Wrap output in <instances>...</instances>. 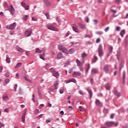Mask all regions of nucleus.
Returning a JSON list of instances; mask_svg holds the SVG:
<instances>
[{"instance_id":"f257e3e1","label":"nucleus","mask_w":128,"mask_h":128,"mask_svg":"<svg viewBox=\"0 0 128 128\" xmlns=\"http://www.w3.org/2000/svg\"><path fill=\"white\" fill-rule=\"evenodd\" d=\"M106 126L110 128V126H118V122H114V121H106L105 122Z\"/></svg>"},{"instance_id":"f03ea898","label":"nucleus","mask_w":128,"mask_h":128,"mask_svg":"<svg viewBox=\"0 0 128 128\" xmlns=\"http://www.w3.org/2000/svg\"><path fill=\"white\" fill-rule=\"evenodd\" d=\"M98 55L100 58L104 55V50H102V44H99L98 48Z\"/></svg>"},{"instance_id":"7ed1b4c3","label":"nucleus","mask_w":128,"mask_h":128,"mask_svg":"<svg viewBox=\"0 0 128 128\" xmlns=\"http://www.w3.org/2000/svg\"><path fill=\"white\" fill-rule=\"evenodd\" d=\"M16 26V22H14L13 24H12L10 25H8L6 26L7 30H14Z\"/></svg>"},{"instance_id":"20e7f679","label":"nucleus","mask_w":128,"mask_h":128,"mask_svg":"<svg viewBox=\"0 0 128 128\" xmlns=\"http://www.w3.org/2000/svg\"><path fill=\"white\" fill-rule=\"evenodd\" d=\"M32 28H29L26 29L25 31V36H30L32 33Z\"/></svg>"},{"instance_id":"39448f33","label":"nucleus","mask_w":128,"mask_h":128,"mask_svg":"<svg viewBox=\"0 0 128 128\" xmlns=\"http://www.w3.org/2000/svg\"><path fill=\"white\" fill-rule=\"evenodd\" d=\"M8 10L12 16H14V12H16V10H14V6L12 5L10 6V8L8 9Z\"/></svg>"},{"instance_id":"423d86ee","label":"nucleus","mask_w":128,"mask_h":128,"mask_svg":"<svg viewBox=\"0 0 128 128\" xmlns=\"http://www.w3.org/2000/svg\"><path fill=\"white\" fill-rule=\"evenodd\" d=\"M86 90H87V92H88V94H89V98L92 99V90H90V87H88L86 88Z\"/></svg>"},{"instance_id":"0eeeda50","label":"nucleus","mask_w":128,"mask_h":128,"mask_svg":"<svg viewBox=\"0 0 128 128\" xmlns=\"http://www.w3.org/2000/svg\"><path fill=\"white\" fill-rule=\"evenodd\" d=\"M46 28H48V30H58V29H56V28L50 24H47Z\"/></svg>"},{"instance_id":"6e6552de","label":"nucleus","mask_w":128,"mask_h":128,"mask_svg":"<svg viewBox=\"0 0 128 128\" xmlns=\"http://www.w3.org/2000/svg\"><path fill=\"white\" fill-rule=\"evenodd\" d=\"M110 65H106L104 66V72H106V74H108V70L110 68Z\"/></svg>"},{"instance_id":"1a4fd4ad","label":"nucleus","mask_w":128,"mask_h":128,"mask_svg":"<svg viewBox=\"0 0 128 128\" xmlns=\"http://www.w3.org/2000/svg\"><path fill=\"white\" fill-rule=\"evenodd\" d=\"M108 48L109 50V52L108 54V56H110V54H112V50H114V47L112 46H108Z\"/></svg>"},{"instance_id":"9d476101","label":"nucleus","mask_w":128,"mask_h":128,"mask_svg":"<svg viewBox=\"0 0 128 128\" xmlns=\"http://www.w3.org/2000/svg\"><path fill=\"white\" fill-rule=\"evenodd\" d=\"M26 111L23 113L22 116V120L23 122H26Z\"/></svg>"},{"instance_id":"9b49d317","label":"nucleus","mask_w":128,"mask_h":128,"mask_svg":"<svg viewBox=\"0 0 128 128\" xmlns=\"http://www.w3.org/2000/svg\"><path fill=\"white\" fill-rule=\"evenodd\" d=\"M96 106H102V102H100L98 99L96 100Z\"/></svg>"},{"instance_id":"f8f14e48","label":"nucleus","mask_w":128,"mask_h":128,"mask_svg":"<svg viewBox=\"0 0 128 128\" xmlns=\"http://www.w3.org/2000/svg\"><path fill=\"white\" fill-rule=\"evenodd\" d=\"M57 58H58V60H62V58H64V56H62V52H59Z\"/></svg>"},{"instance_id":"ddd939ff","label":"nucleus","mask_w":128,"mask_h":128,"mask_svg":"<svg viewBox=\"0 0 128 128\" xmlns=\"http://www.w3.org/2000/svg\"><path fill=\"white\" fill-rule=\"evenodd\" d=\"M91 73L92 74H98V68H92Z\"/></svg>"},{"instance_id":"4468645a","label":"nucleus","mask_w":128,"mask_h":128,"mask_svg":"<svg viewBox=\"0 0 128 128\" xmlns=\"http://www.w3.org/2000/svg\"><path fill=\"white\" fill-rule=\"evenodd\" d=\"M53 76L56 78H58L60 76V74H58V72H54L53 74Z\"/></svg>"},{"instance_id":"2eb2a0df","label":"nucleus","mask_w":128,"mask_h":128,"mask_svg":"<svg viewBox=\"0 0 128 128\" xmlns=\"http://www.w3.org/2000/svg\"><path fill=\"white\" fill-rule=\"evenodd\" d=\"M114 94L118 98L120 96V92H118L116 90H114Z\"/></svg>"},{"instance_id":"dca6fc26","label":"nucleus","mask_w":128,"mask_h":128,"mask_svg":"<svg viewBox=\"0 0 128 128\" xmlns=\"http://www.w3.org/2000/svg\"><path fill=\"white\" fill-rule=\"evenodd\" d=\"M38 96L40 100L42 98V92H40V88L38 89Z\"/></svg>"},{"instance_id":"f3484780","label":"nucleus","mask_w":128,"mask_h":128,"mask_svg":"<svg viewBox=\"0 0 128 128\" xmlns=\"http://www.w3.org/2000/svg\"><path fill=\"white\" fill-rule=\"evenodd\" d=\"M79 28H82V30H84V28H86V25L80 23Z\"/></svg>"},{"instance_id":"a211bd4d","label":"nucleus","mask_w":128,"mask_h":128,"mask_svg":"<svg viewBox=\"0 0 128 128\" xmlns=\"http://www.w3.org/2000/svg\"><path fill=\"white\" fill-rule=\"evenodd\" d=\"M72 30L76 32H78V26H72Z\"/></svg>"},{"instance_id":"6ab92c4d","label":"nucleus","mask_w":128,"mask_h":128,"mask_svg":"<svg viewBox=\"0 0 128 128\" xmlns=\"http://www.w3.org/2000/svg\"><path fill=\"white\" fill-rule=\"evenodd\" d=\"M58 81H56L54 82V90H56L58 88Z\"/></svg>"},{"instance_id":"aec40b11","label":"nucleus","mask_w":128,"mask_h":128,"mask_svg":"<svg viewBox=\"0 0 128 128\" xmlns=\"http://www.w3.org/2000/svg\"><path fill=\"white\" fill-rule=\"evenodd\" d=\"M124 34H126V30H122L120 32V35L122 36V38H124Z\"/></svg>"},{"instance_id":"412c9836","label":"nucleus","mask_w":128,"mask_h":128,"mask_svg":"<svg viewBox=\"0 0 128 128\" xmlns=\"http://www.w3.org/2000/svg\"><path fill=\"white\" fill-rule=\"evenodd\" d=\"M98 56H96V55L94 56V58L92 60V62H96L98 61Z\"/></svg>"},{"instance_id":"4be33fe9","label":"nucleus","mask_w":128,"mask_h":128,"mask_svg":"<svg viewBox=\"0 0 128 128\" xmlns=\"http://www.w3.org/2000/svg\"><path fill=\"white\" fill-rule=\"evenodd\" d=\"M125 80H126V72L124 71L123 72V82H122L123 84H124Z\"/></svg>"},{"instance_id":"5701e85b","label":"nucleus","mask_w":128,"mask_h":128,"mask_svg":"<svg viewBox=\"0 0 128 128\" xmlns=\"http://www.w3.org/2000/svg\"><path fill=\"white\" fill-rule=\"evenodd\" d=\"M62 51L64 54H67L68 53V49L66 48H63L62 49Z\"/></svg>"},{"instance_id":"b1692460","label":"nucleus","mask_w":128,"mask_h":128,"mask_svg":"<svg viewBox=\"0 0 128 128\" xmlns=\"http://www.w3.org/2000/svg\"><path fill=\"white\" fill-rule=\"evenodd\" d=\"M24 80H26V82H32V80H29V78H28V77H26V76H24Z\"/></svg>"},{"instance_id":"393cba45","label":"nucleus","mask_w":128,"mask_h":128,"mask_svg":"<svg viewBox=\"0 0 128 128\" xmlns=\"http://www.w3.org/2000/svg\"><path fill=\"white\" fill-rule=\"evenodd\" d=\"M96 34L98 36H102V34H104V32L102 31H98L96 32Z\"/></svg>"},{"instance_id":"a878e982","label":"nucleus","mask_w":128,"mask_h":128,"mask_svg":"<svg viewBox=\"0 0 128 128\" xmlns=\"http://www.w3.org/2000/svg\"><path fill=\"white\" fill-rule=\"evenodd\" d=\"M44 56H46V54L44 52L42 54H40V58H41L42 60H44Z\"/></svg>"},{"instance_id":"bb28decb","label":"nucleus","mask_w":128,"mask_h":128,"mask_svg":"<svg viewBox=\"0 0 128 128\" xmlns=\"http://www.w3.org/2000/svg\"><path fill=\"white\" fill-rule=\"evenodd\" d=\"M86 56H88V54L86 53V52H84L82 54V58H86Z\"/></svg>"},{"instance_id":"cd10ccee","label":"nucleus","mask_w":128,"mask_h":128,"mask_svg":"<svg viewBox=\"0 0 128 128\" xmlns=\"http://www.w3.org/2000/svg\"><path fill=\"white\" fill-rule=\"evenodd\" d=\"M74 49L71 48L70 50L69 54H74Z\"/></svg>"},{"instance_id":"c85d7f7f","label":"nucleus","mask_w":128,"mask_h":128,"mask_svg":"<svg viewBox=\"0 0 128 128\" xmlns=\"http://www.w3.org/2000/svg\"><path fill=\"white\" fill-rule=\"evenodd\" d=\"M90 64H88V68L86 70V74H88V71L90 70Z\"/></svg>"},{"instance_id":"c756f323","label":"nucleus","mask_w":128,"mask_h":128,"mask_svg":"<svg viewBox=\"0 0 128 128\" xmlns=\"http://www.w3.org/2000/svg\"><path fill=\"white\" fill-rule=\"evenodd\" d=\"M36 52H38L39 54H42V51L40 50V48H36Z\"/></svg>"},{"instance_id":"7c9ffc66","label":"nucleus","mask_w":128,"mask_h":128,"mask_svg":"<svg viewBox=\"0 0 128 128\" xmlns=\"http://www.w3.org/2000/svg\"><path fill=\"white\" fill-rule=\"evenodd\" d=\"M76 64H77V66H80V60H78V59H77L76 60Z\"/></svg>"},{"instance_id":"2f4dec72","label":"nucleus","mask_w":128,"mask_h":128,"mask_svg":"<svg viewBox=\"0 0 128 128\" xmlns=\"http://www.w3.org/2000/svg\"><path fill=\"white\" fill-rule=\"evenodd\" d=\"M82 76V73L80 72H77L76 73V76Z\"/></svg>"},{"instance_id":"473e14b6","label":"nucleus","mask_w":128,"mask_h":128,"mask_svg":"<svg viewBox=\"0 0 128 128\" xmlns=\"http://www.w3.org/2000/svg\"><path fill=\"white\" fill-rule=\"evenodd\" d=\"M6 62H8V64H10V57H7L6 58Z\"/></svg>"},{"instance_id":"72a5a7b5","label":"nucleus","mask_w":128,"mask_h":128,"mask_svg":"<svg viewBox=\"0 0 128 128\" xmlns=\"http://www.w3.org/2000/svg\"><path fill=\"white\" fill-rule=\"evenodd\" d=\"M104 114H108V109L104 108Z\"/></svg>"},{"instance_id":"f704fd0d","label":"nucleus","mask_w":128,"mask_h":128,"mask_svg":"<svg viewBox=\"0 0 128 128\" xmlns=\"http://www.w3.org/2000/svg\"><path fill=\"white\" fill-rule=\"evenodd\" d=\"M28 15H24V20H28Z\"/></svg>"},{"instance_id":"c9c22d12","label":"nucleus","mask_w":128,"mask_h":128,"mask_svg":"<svg viewBox=\"0 0 128 128\" xmlns=\"http://www.w3.org/2000/svg\"><path fill=\"white\" fill-rule=\"evenodd\" d=\"M16 88H18V84H15L14 85V92L16 90Z\"/></svg>"},{"instance_id":"e433bc0d","label":"nucleus","mask_w":128,"mask_h":128,"mask_svg":"<svg viewBox=\"0 0 128 128\" xmlns=\"http://www.w3.org/2000/svg\"><path fill=\"white\" fill-rule=\"evenodd\" d=\"M64 48L62 47V46L61 45H58V50H62Z\"/></svg>"},{"instance_id":"4c0bfd02","label":"nucleus","mask_w":128,"mask_h":128,"mask_svg":"<svg viewBox=\"0 0 128 128\" xmlns=\"http://www.w3.org/2000/svg\"><path fill=\"white\" fill-rule=\"evenodd\" d=\"M52 122V118H48L46 120V124H48V122Z\"/></svg>"},{"instance_id":"58836bf2","label":"nucleus","mask_w":128,"mask_h":128,"mask_svg":"<svg viewBox=\"0 0 128 128\" xmlns=\"http://www.w3.org/2000/svg\"><path fill=\"white\" fill-rule=\"evenodd\" d=\"M84 20L86 22H90V18H88V16H86L84 18Z\"/></svg>"},{"instance_id":"ea45409f","label":"nucleus","mask_w":128,"mask_h":128,"mask_svg":"<svg viewBox=\"0 0 128 128\" xmlns=\"http://www.w3.org/2000/svg\"><path fill=\"white\" fill-rule=\"evenodd\" d=\"M20 66H22V63L18 62L16 66H15V68H20Z\"/></svg>"},{"instance_id":"a19ab883","label":"nucleus","mask_w":128,"mask_h":128,"mask_svg":"<svg viewBox=\"0 0 128 128\" xmlns=\"http://www.w3.org/2000/svg\"><path fill=\"white\" fill-rule=\"evenodd\" d=\"M105 88H106V90H110V86L108 85V84H106L105 85Z\"/></svg>"},{"instance_id":"79ce46f5","label":"nucleus","mask_w":128,"mask_h":128,"mask_svg":"<svg viewBox=\"0 0 128 128\" xmlns=\"http://www.w3.org/2000/svg\"><path fill=\"white\" fill-rule=\"evenodd\" d=\"M4 100H8V96H4L3 97Z\"/></svg>"},{"instance_id":"37998d69","label":"nucleus","mask_w":128,"mask_h":128,"mask_svg":"<svg viewBox=\"0 0 128 128\" xmlns=\"http://www.w3.org/2000/svg\"><path fill=\"white\" fill-rule=\"evenodd\" d=\"M45 4H46V6H50V2H49L48 0L46 1Z\"/></svg>"},{"instance_id":"c03bdc74","label":"nucleus","mask_w":128,"mask_h":128,"mask_svg":"<svg viewBox=\"0 0 128 128\" xmlns=\"http://www.w3.org/2000/svg\"><path fill=\"white\" fill-rule=\"evenodd\" d=\"M78 94H81L82 96H84V92H82V90H78Z\"/></svg>"},{"instance_id":"a18cd8bd","label":"nucleus","mask_w":128,"mask_h":128,"mask_svg":"<svg viewBox=\"0 0 128 128\" xmlns=\"http://www.w3.org/2000/svg\"><path fill=\"white\" fill-rule=\"evenodd\" d=\"M70 80L71 82H76V79L72 78H71L70 79Z\"/></svg>"},{"instance_id":"49530a36","label":"nucleus","mask_w":128,"mask_h":128,"mask_svg":"<svg viewBox=\"0 0 128 128\" xmlns=\"http://www.w3.org/2000/svg\"><path fill=\"white\" fill-rule=\"evenodd\" d=\"M34 112L36 114H38L40 112V110L38 109H36Z\"/></svg>"},{"instance_id":"de8ad7c7","label":"nucleus","mask_w":128,"mask_h":128,"mask_svg":"<svg viewBox=\"0 0 128 128\" xmlns=\"http://www.w3.org/2000/svg\"><path fill=\"white\" fill-rule=\"evenodd\" d=\"M45 15L46 16L48 20V18H50V14H48V12H46Z\"/></svg>"},{"instance_id":"09e8293b","label":"nucleus","mask_w":128,"mask_h":128,"mask_svg":"<svg viewBox=\"0 0 128 128\" xmlns=\"http://www.w3.org/2000/svg\"><path fill=\"white\" fill-rule=\"evenodd\" d=\"M121 2H122V0H116V2L118 4H120Z\"/></svg>"},{"instance_id":"8fccbe9b","label":"nucleus","mask_w":128,"mask_h":128,"mask_svg":"<svg viewBox=\"0 0 128 128\" xmlns=\"http://www.w3.org/2000/svg\"><path fill=\"white\" fill-rule=\"evenodd\" d=\"M5 76H6V78H8V76H10V72H7L5 74H4Z\"/></svg>"},{"instance_id":"3c124183","label":"nucleus","mask_w":128,"mask_h":128,"mask_svg":"<svg viewBox=\"0 0 128 128\" xmlns=\"http://www.w3.org/2000/svg\"><path fill=\"white\" fill-rule=\"evenodd\" d=\"M50 70L51 72H52L53 74L56 72V70L54 69L53 68H50Z\"/></svg>"},{"instance_id":"603ef678","label":"nucleus","mask_w":128,"mask_h":128,"mask_svg":"<svg viewBox=\"0 0 128 128\" xmlns=\"http://www.w3.org/2000/svg\"><path fill=\"white\" fill-rule=\"evenodd\" d=\"M21 4H22V6H23L24 8H25L26 6V3H24V2H22Z\"/></svg>"},{"instance_id":"864d4df0","label":"nucleus","mask_w":128,"mask_h":128,"mask_svg":"<svg viewBox=\"0 0 128 128\" xmlns=\"http://www.w3.org/2000/svg\"><path fill=\"white\" fill-rule=\"evenodd\" d=\"M18 52H24V50H22V48H20V49H17Z\"/></svg>"},{"instance_id":"5fc2aeb1","label":"nucleus","mask_w":128,"mask_h":128,"mask_svg":"<svg viewBox=\"0 0 128 128\" xmlns=\"http://www.w3.org/2000/svg\"><path fill=\"white\" fill-rule=\"evenodd\" d=\"M68 64H70V61H68L67 62H66L64 64V66H68Z\"/></svg>"},{"instance_id":"6e6d98bb","label":"nucleus","mask_w":128,"mask_h":128,"mask_svg":"<svg viewBox=\"0 0 128 128\" xmlns=\"http://www.w3.org/2000/svg\"><path fill=\"white\" fill-rule=\"evenodd\" d=\"M72 76H74V78H76V72H74Z\"/></svg>"},{"instance_id":"4d7b16f0","label":"nucleus","mask_w":128,"mask_h":128,"mask_svg":"<svg viewBox=\"0 0 128 128\" xmlns=\"http://www.w3.org/2000/svg\"><path fill=\"white\" fill-rule=\"evenodd\" d=\"M60 94H64V88H61L60 90Z\"/></svg>"},{"instance_id":"13d9d810","label":"nucleus","mask_w":128,"mask_h":128,"mask_svg":"<svg viewBox=\"0 0 128 128\" xmlns=\"http://www.w3.org/2000/svg\"><path fill=\"white\" fill-rule=\"evenodd\" d=\"M94 24H96L98 22V20H94Z\"/></svg>"},{"instance_id":"bf43d9fd","label":"nucleus","mask_w":128,"mask_h":128,"mask_svg":"<svg viewBox=\"0 0 128 128\" xmlns=\"http://www.w3.org/2000/svg\"><path fill=\"white\" fill-rule=\"evenodd\" d=\"M108 30H110V27H107L104 29V32H108Z\"/></svg>"},{"instance_id":"052dcab7","label":"nucleus","mask_w":128,"mask_h":128,"mask_svg":"<svg viewBox=\"0 0 128 128\" xmlns=\"http://www.w3.org/2000/svg\"><path fill=\"white\" fill-rule=\"evenodd\" d=\"M116 30H117V32H119V30H120V26H117L116 28Z\"/></svg>"},{"instance_id":"680f3d73","label":"nucleus","mask_w":128,"mask_h":128,"mask_svg":"<svg viewBox=\"0 0 128 128\" xmlns=\"http://www.w3.org/2000/svg\"><path fill=\"white\" fill-rule=\"evenodd\" d=\"M30 51H27L26 52V56H30Z\"/></svg>"},{"instance_id":"e2e57ef3","label":"nucleus","mask_w":128,"mask_h":128,"mask_svg":"<svg viewBox=\"0 0 128 128\" xmlns=\"http://www.w3.org/2000/svg\"><path fill=\"white\" fill-rule=\"evenodd\" d=\"M32 20H33L34 22H36V21L38 20V19L34 18V17H32Z\"/></svg>"},{"instance_id":"0e129e2a","label":"nucleus","mask_w":128,"mask_h":128,"mask_svg":"<svg viewBox=\"0 0 128 128\" xmlns=\"http://www.w3.org/2000/svg\"><path fill=\"white\" fill-rule=\"evenodd\" d=\"M70 82H71L70 79L66 80V84H70Z\"/></svg>"},{"instance_id":"69168bd1","label":"nucleus","mask_w":128,"mask_h":128,"mask_svg":"<svg viewBox=\"0 0 128 128\" xmlns=\"http://www.w3.org/2000/svg\"><path fill=\"white\" fill-rule=\"evenodd\" d=\"M4 82H6V84H8V82H10V80H8V79H6V80H4Z\"/></svg>"},{"instance_id":"338daca9","label":"nucleus","mask_w":128,"mask_h":128,"mask_svg":"<svg viewBox=\"0 0 128 128\" xmlns=\"http://www.w3.org/2000/svg\"><path fill=\"white\" fill-rule=\"evenodd\" d=\"M70 44L72 46H74V44H76V42H71Z\"/></svg>"},{"instance_id":"774afa93","label":"nucleus","mask_w":128,"mask_h":128,"mask_svg":"<svg viewBox=\"0 0 128 128\" xmlns=\"http://www.w3.org/2000/svg\"><path fill=\"white\" fill-rule=\"evenodd\" d=\"M114 114H112L110 116V118H114Z\"/></svg>"}]
</instances>
